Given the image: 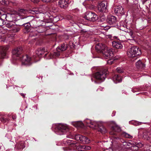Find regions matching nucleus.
I'll return each mask as SVG.
<instances>
[{"instance_id":"obj_1","label":"nucleus","mask_w":151,"mask_h":151,"mask_svg":"<svg viewBox=\"0 0 151 151\" xmlns=\"http://www.w3.org/2000/svg\"><path fill=\"white\" fill-rule=\"evenodd\" d=\"M84 122L86 124L87 127L93 129H97L99 132L102 134H104L107 132L105 127L99 122H96L88 119L85 120Z\"/></svg>"},{"instance_id":"obj_2","label":"nucleus","mask_w":151,"mask_h":151,"mask_svg":"<svg viewBox=\"0 0 151 151\" xmlns=\"http://www.w3.org/2000/svg\"><path fill=\"white\" fill-rule=\"evenodd\" d=\"M95 50L98 53H101L106 58H109L107 61V63L111 64L113 63V60L111 59L114 56V55L113 50L111 48H95Z\"/></svg>"},{"instance_id":"obj_3","label":"nucleus","mask_w":151,"mask_h":151,"mask_svg":"<svg viewBox=\"0 0 151 151\" xmlns=\"http://www.w3.org/2000/svg\"><path fill=\"white\" fill-rule=\"evenodd\" d=\"M7 18H10L9 21L6 23V26L10 29V30L13 32H17L19 31L20 28L19 26L15 24L14 22L13 21L16 20V18L15 17V15L14 14H11L7 17Z\"/></svg>"},{"instance_id":"obj_4","label":"nucleus","mask_w":151,"mask_h":151,"mask_svg":"<svg viewBox=\"0 0 151 151\" xmlns=\"http://www.w3.org/2000/svg\"><path fill=\"white\" fill-rule=\"evenodd\" d=\"M52 129L56 134L63 135L69 131L68 126L64 124H55L52 125Z\"/></svg>"},{"instance_id":"obj_5","label":"nucleus","mask_w":151,"mask_h":151,"mask_svg":"<svg viewBox=\"0 0 151 151\" xmlns=\"http://www.w3.org/2000/svg\"><path fill=\"white\" fill-rule=\"evenodd\" d=\"M127 55L129 57L132 58L141 54L140 48H130L127 52Z\"/></svg>"},{"instance_id":"obj_6","label":"nucleus","mask_w":151,"mask_h":151,"mask_svg":"<svg viewBox=\"0 0 151 151\" xmlns=\"http://www.w3.org/2000/svg\"><path fill=\"white\" fill-rule=\"evenodd\" d=\"M107 73L106 70H102L96 73L94 75V77L96 79L102 81L105 80Z\"/></svg>"},{"instance_id":"obj_7","label":"nucleus","mask_w":151,"mask_h":151,"mask_svg":"<svg viewBox=\"0 0 151 151\" xmlns=\"http://www.w3.org/2000/svg\"><path fill=\"white\" fill-rule=\"evenodd\" d=\"M108 4L107 1H104L99 3L97 6V8L99 11L105 12L108 11Z\"/></svg>"},{"instance_id":"obj_8","label":"nucleus","mask_w":151,"mask_h":151,"mask_svg":"<svg viewBox=\"0 0 151 151\" xmlns=\"http://www.w3.org/2000/svg\"><path fill=\"white\" fill-rule=\"evenodd\" d=\"M84 18L88 21L92 22L96 21L98 19V17L95 13L90 12L86 13Z\"/></svg>"},{"instance_id":"obj_9","label":"nucleus","mask_w":151,"mask_h":151,"mask_svg":"<svg viewBox=\"0 0 151 151\" xmlns=\"http://www.w3.org/2000/svg\"><path fill=\"white\" fill-rule=\"evenodd\" d=\"M75 139L77 141H80L81 143L83 144H87L90 142V140L87 137L80 134L76 135Z\"/></svg>"},{"instance_id":"obj_10","label":"nucleus","mask_w":151,"mask_h":151,"mask_svg":"<svg viewBox=\"0 0 151 151\" xmlns=\"http://www.w3.org/2000/svg\"><path fill=\"white\" fill-rule=\"evenodd\" d=\"M20 60L22 61L23 64L29 66L31 65V58L29 57L27 55H25L23 56L22 58H20Z\"/></svg>"},{"instance_id":"obj_11","label":"nucleus","mask_w":151,"mask_h":151,"mask_svg":"<svg viewBox=\"0 0 151 151\" xmlns=\"http://www.w3.org/2000/svg\"><path fill=\"white\" fill-rule=\"evenodd\" d=\"M23 51L22 48H14L12 50V53L14 55L18 57L23 52Z\"/></svg>"},{"instance_id":"obj_12","label":"nucleus","mask_w":151,"mask_h":151,"mask_svg":"<svg viewBox=\"0 0 151 151\" xmlns=\"http://www.w3.org/2000/svg\"><path fill=\"white\" fill-rule=\"evenodd\" d=\"M114 12L117 15H123L124 14V9L121 6H118L114 9Z\"/></svg>"},{"instance_id":"obj_13","label":"nucleus","mask_w":151,"mask_h":151,"mask_svg":"<svg viewBox=\"0 0 151 151\" xmlns=\"http://www.w3.org/2000/svg\"><path fill=\"white\" fill-rule=\"evenodd\" d=\"M40 22V21H37L35 19H33L29 22V25L32 28H37L41 25V24H39Z\"/></svg>"},{"instance_id":"obj_14","label":"nucleus","mask_w":151,"mask_h":151,"mask_svg":"<svg viewBox=\"0 0 151 151\" xmlns=\"http://www.w3.org/2000/svg\"><path fill=\"white\" fill-rule=\"evenodd\" d=\"M69 3V0H60L58 1L59 6L63 9L67 7Z\"/></svg>"},{"instance_id":"obj_15","label":"nucleus","mask_w":151,"mask_h":151,"mask_svg":"<svg viewBox=\"0 0 151 151\" xmlns=\"http://www.w3.org/2000/svg\"><path fill=\"white\" fill-rule=\"evenodd\" d=\"M107 22L110 24H115L116 21V18L115 17L110 15L108 17L107 19Z\"/></svg>"},{"instance_id":"obj_16","label":"nucleus","mask_w":151,"mask_h":151,"mask_svg":"<svg viewBox=\"0 0 151 151\" xmlns=\"http://www.w3.org/2000/svg\"><path fill=\"white\" fill-rule=\"evenodd\" d=\"M121 141L122 143L121 146L123 149L128 148L130 147L131 145L133 144L132 142H126L123 139H121Z\"/></svg>"},{"instance_id":"obj_17","label":"nucleus","mask_w":151,"mask_h":151,"mask_svg":"<svg viewBox=\"0 0 151 151\" xmlns=\"http://www.w3.org/2000/svg\"><path fill=\"white\" fill-rule=\"evenodd\" d=\"M142 137L145 139L149 140L151 138V133L147 131H144L142 134Z\"/></svg>"},{"instance_id":"obj_18","label":"nucleus","mask_w":151,"mask_h":151,"mask_svg":"<svg viewBox=\"0 0 151 151\" xmlns=\"http://www.w3.org/2000/svg\"><path fill=\"white\" fill-rule=\"evenodd\" d=\"M113 78L114 82L115 83L120 82H121L122 80V77L117 75H116L114 76Z\"/></svg>"},{"instance_id":"obj_19","label":"nucleus","mask_w":151,"mask_h":151,"mask_svg":"<svg viewBox=\"0 0 151 151\" xmlns=\"http://www.w3.org/2000/svg\"><path fill=\"white\" fill-rule=\"evenodd\" d=\"M6 48H1L0 49V57L4 58L6 55Z\"/></svg>"},{"instance_id":"obj_20","label":"nucleus","mask_w":151,"mask_h":151,"mask_svg":"<svg viewBox=\"0 0 151 151\" xmlns=\"http://www.w3.org/2000/svg\"><path fill=\"white\" fill-rule=\"evenodd\" d=\"M136 66L138 68L142 69L145 68V65L141 60H139L136 63Z\"/></svg>"},{"instance_id":"obj_21","label":"nucleus","mask_w":151,"mask_h":151,"mask_svg":"<svg viewBox=\"0 0 151 151\" xmlns=\"http://www.w3.org/2000/svg\"><path fill=\"white\" fill-rule=\"evenodd\" d=\"M66 48H56V51H55V54L57 56H59L60 55V51H63L66 50Z\"/></svg>"},{"instance_id":"obj_22","label":"nucleus","mask_w":151,"mask_h":151,"mask_svg":"<svg viewBox=\"0 0 151 151\" xmlns=\"http://www.w3.org/2000/svg\"><path fill=\"white\" fill-rule=\"evenodd\" d=\"M45 51V48H38L36 52V54L39 56L43 54Z\"/></svg>"},{"instance_id":"obj_23","label":"nucleus","mask_w":151,"mask_h":151,"mask_svg":"<svg viewBox=\"0 0 151 151\" xmlns=\"http://www.w3.org/2000/svg\"><path fill=\"white\" fill-rule=\"evenodd\" d=\"M114 125L112 127V129L115 132H119L121 130L120 128L114 122H112Z\"/></svg>"},{"instance_id":"obj_24","label":"nucleus","mask_w":151,"mask_h":151,"mask_svg":"<svg viewBox=\"0 0 151 151\" xmlns=\"http://www.w3.org/2000/svg\"><path fill=\"white\" fill-rule=\"evenodd\" d=\"M66 142L68 145H70L71 147H76V142L72 140H68L66 141Z\"/></svg>"},{"instance_id":"obj_25","label":"nucleus","mask_w":151,"mask_h":151,"mask_svg":"<svg viewBox=\"0 0 151 151\" xmlns=\"http://www.w3.org/2000/svg\"><path fill=\"white\" fill-rule=\"evenodd\" d=\"M72 124L75 127H82L83 125V123L81 121L73 122Z\"/></svg>"},{"instance_id":"obj_26","label":"nucleus","mask_w":151,"mask_h":151,"mask_svg":"<svg viewBox=\"0 0 151 151\" xmlns=\"http://www.w3.org/2000/svg\"><path fill=\"white\" fill-rule=\"evenodd\" d=\"M112 45L113 47H121V43L119 41H114L112 42Z\"/></svg>"},{"instance_id":"obj_27","label":"nucleus","mask_w":151,"mask_h":151,"mask_svg":"<svg viewBox=\"0 0 151 151\" xmlns=\"http://www.w3.org/2000/svg\"><path fill=\"white\" fill-rule=\"evenodd\" d=\"M25 147L24 145V141H22L20 143H19L18 146L17 148L18 149L22 150Z\"/></svg>"},{"instance_id":"obj_28","label":"nucleus","mask_w":151,"mask_h":151,"mask_svg":"<svg viewBox=\"0 0 151 151\" xmlns=\"http://www.w3.org/2000/svg\"><path fill=\"white\" fill-rule=\"evenodd\" d=\"M12 37H7L4 39L3 40H2L1 41L3 42H6V43H10V42L11 41L10 40L12 39Z\"/></svg>"},{"instance_id":"obj_29","label":"nucleus","mask_w":151,"mask_h":151,"mask_svg":"<svg viewBox=\"0 0 151 151\" xmlns=\"http://www.w3.org/2000/svg\"><path fill=\"white\" fill-rule=\"evenodd\" d=\"M132 145H131V149L133 151H137L138 150V148L135 143L134 144L132 143Z\"/></svg>"},{"instance_id":"obj_30","label":"nucleus","mask_w":151,"mask_h":151,"mask_svg":"<svg viewBox=\"0 0 151 151\" xmlns=\"http://www.w3.org/2000/svg\"><path fill=\"white\" fill-rule=\"evenodd\" d=\"M122 135L123 136L127 138L132 139V137L130 135L125 132L123 133Z\"/></svg>"},{"instance_id":"obj_31","label":"nucleus","mask_w":151,"mask_h":151,"mask_svg":"<svg viewBox=\"0 0 151 151\" xmlns=\"http://www.w3.org/2000/svg\"><path fill=\"white\" fill-rule=\"evenodd\" d=\"M116 71L119 73H122L124 71L123 69L120 68H117L116 69Z\"/></svg>"},{"instance_id":"obj_32","label":"nucleus","mask_w":151,"mask_h":151,"mask_svg":"<svg viewBox=\"0 0 151 151\" xmlns=\"http://www.w3.org/2000/svg\"><path fill=\"white\" fill-rule=\"evenodd\" d=\"M84 145H80L76 147L77 149L80 151H84Z\"/></svg>"},{"instance_id":"obj_33","label":"nucleus","mask_w":151,"mask_h":151,"mask_svg":"<svg viewBox=\"0 0 151 151\" xmlns=\"http://www.w3.org/2000/svg\"><path fill=\"white\" fill-rule=\"evenodd\" d=\"M8 0H0V3L2 4H8Z\"/></svg>"},{"instance_id":"obj_34","label":"nucleus","mask_w":151,"mask_h":151,"mask_svg":"<svg viewBox=\"0 0 151 151\" xmlns=\"http://www.w3.org/2000/svg\"><path fill=\"white\" fill-rule=\"evenodd\" d=\"M84 151L90 150L91 147L90 146H86L84 145Z\"/></svg>"},{"instance_id":"obj_35","label":"nucleus","mask_w":151,"mask_h":151,"mask_svg":"<svg viewBox=\"0 0 151 151\" xmlns=\"http://www.w3.org/2000/svg\"><path fill=\"white\" fill-rule=\"evenodd\" d=\"M135 145H137L138 148L142 147L143 146V145L141 142L137 143H135Z\"/></svg>"},{"instance_id":"obj_36","label":"nucleus","mask_w":151,"mask_h":151,"mask_svg":"<svg viewBox=\"0 0 151 151\" xmlns=\"http://www.w3.org/2000/svg\"><path fill=\"white\" fill-rule=\"evenodd\" d=\"M0 120L1 121L3 122L4 123H5V122H6L7 121V119L4 117H2L0 118Z\"/></svg>"},{"instance_id":"obj_37","label":"nucleus","mask_w":151,"mask_h":151,"mask_svg":"<svg viewBox=\"0 0 151 151\" xmlns=\"http://www.w3.org/2000/svg\"><path fill=\"white\" fill-rule=\"evenodd\" d=\"M131 123L134 125L137 126L139 124V123L136 121H132Z\"/></svg>"},{"instance_id":"obj_38","label":"nucleus","mask_w":151,"mask_h":151,"mask_svg":"<svg viewBox=\"0 0 151 151\" xmlns=\"http://www.w3.org/2000/svg\"><path fill=\"white\" fill-rule=\"evenodd\" d=\"M23 25L24 27H26L27 29H28L29 27V22H27V23L24 24H23Z\"/></svg>"},{"instance_id":"obj_39","label":"nucleus","mask_w":151,"mask_h":151,"mask_svg":"<svg viewBox=\"0 0 151 151\" xmlns=\"http://www.w3.org/2000/svg\"><path fill=\"white\" fill-rule=\"evenodd\" d=\"M4 24V20L1 18H0V26H2Z\"/></svg>"},{"instance_id":"obj_40","label":"nucleus","mask_w":151,"mask_h":151,"mask_svg":"<svg viewBox=\"0 0 151 151\" xmlns=\"http://www.w3.org/2000/svg\"><path fill=\"white\" fill-rule=\"evenodd\" d=\"M67 137L70 138H73V137L71 134L69 135H67L66 136Z\"/></svg>"},{"instance_id":"obj_41","label":"nucleus","mask_w":151,"mask_h":151,"mask_svg":"<svg viewBox=\"0 0 151 151\" xmlns=\"http://www.w3.org/2000/svg\"><path fill=\"white\" fill-rule=\"evenodd\" d=\"M31 1L34 3H37L39 1V0H31Z\"/></svg>"},{"instance_id":"obj_42","label":"nucleus","mask_w":151,"mask_h":151,"mask_svg":"<svg viewBox=\"0 0 151 151\" xmlns=\"http://www.w3.org/2000/svg\"><path fill=\"white\" fill-rule=\"evenodd\" d=\"M43 2L48 3L50 2L51 0H41Z\"/></svg>"},{"instance_id":"obj_43","label":"nucleus","mask_w":151,"mask_h":151,"mask_svg":"<svg viewBox=\"0 0 151 151\" xmlns=\"http://www.w3.org/2000/svg\"><path fill=\"white\" fill-rule=\"evenodd\" d=\"M86 3H87V4H89V2L90 3H91V2H92V1L91 0H87L86 1Z\"/></svg>"},{"instance_id":"obj_44","label":"nucleus","mask_w":151,"mask_h":151,"mask_svg":"<svg viewBox=\"0 0 151 151\" xmlns=\"http://www.w3.org/2000/svg\"><path fill=\"white\" fill-rule=\"evenodd\" d=\"M32 11L35 14H38V12H39L38 11H37V10H33Z\"/></svg>"},{"instance_id":"obj_45","label":"nucleus","mask_w":151,"mask_h":151,"mask_svg":"<svg viewBox=\"0 0 151 151\" xmlns=\"http://www.w3.org/2000/svg\"><path fill=\"white\" fill-rule=\"evenodd\" d=\"M12 118L13 120H14L16 118V116L15 115H13L12 116Z\"/></svg>"},{"instance_id":"obj_46","label":"nucleus","mask_w":151,"mask_h":151,"mask_svg":"<svg viewBox=\"0 0 151 151\" xmlns=\"http://www.w3.org/2000/svg\"><path fill=\"white\" fill-rule=\"evenodd\" d=\"M149 150L148 149H147V151H151V146H150L149 147Z\"/></svg>"},{"instance_id":"obj_47","label":"nucleus","mask_w":151,"mask_h":151,"mask_svg":"<svg viewBox=\"0 0 151 151\" xmlns=\"http://www.w3.org/2000/svg\"><path fill=\"white\" fill-rule=\"evenodd\" d=\"M21 95L23 96V97H24L25 96L24 94L23 93H21Z\"/></svg>"},{"instance_id":"obj_48","label":"nucleus","mask_w":151,"mask_h":151,"mask_svg":"<svg viewBox=\"0 0 151 151\" xmlns=\"http://www.w3.org/2000/svg\"><path fill=\"white\" fill-rule=\"evenodd\" d=\"M114 37L115 38V39H117L118 38V37H117L116 36H114Z\"/></svg>"},{"instance_id":"obj_49","label":"nucleus","mask_w":151,"mask_h":151,"mask_svg":"<svg viewBox=\"0 0 151 151\" xmlns=\"http://www.w3.org/2000/svg\"><path fill=\"white\" fill-rule=\"evenodd\" d=\"M21 12H25V10H22H22H21Z\"/></svg>"},{"instance_id":"obj_50","label":"nucleus","mask_w":151,"mask_h":151,"mask_svg":"<svg viewBox=\"0 0 151 151\" xmlns=\"http://www.w3.org/2000/svg\"><path fill=\"white\" fill-rule=\"evenodd\" d=\"M110 134H114V133H112V132H110Z\"/></svg>"},{"instance_id":"obj_51","label":"nucleus","mask_w":151,"mask_h":151,"mask_svg":"<svg viewBox=\"0 0 151 151\" xmlns=\"http://www.w3.org/2000/svg\"><path fill=\"white\" fill-rule=\"evenodd\" d=\"M1 65V61H0V66Z\"/></svg>"},{"instance_id":"obj_52","label":"nucleus","mask_w":151,"mask_h":151,"mask_svg":"<svg viewBox=\"0 0 151 151\" xmlns=\"http://www.w3.org/2000/svg\"><path fill=\"white\" fill-rule=\"evenodd\" d=\"M116 140H118V139H119V138H116Z\"/></svg>"},{"instance_id":"obj_53","label":"nucleus","mask_w":151,"mask_h":151,"mask_svg":"<svg viewBox=\"0 0 151 151\" xmlns=\"http://www.w3.org/2000/svg\"><path fill=\"white\" fill-rule=\"evenodd\" d=\"M91 81H93V79L92 78H91Z\"/></svg>"},{"instance_id":"obj_54","label":"nucleus","mask_w":151,"mask_h":151,"mask_svg":"<svg viewBox=\"0 0 151 151\" xmlns=\"http://www.w3.org/2000/svg\"><path fill=\"white\" fill-rule=\"evenodd\" d=\"M64 46H63V47L62 46L61 47H64Z\"/></svg>"},{"instance_id":"obj_55","label":"nucleus","mask_w":151,"mask_h":151,"mask_svg":"<svg viewBox=\"0 0 151 151\" xmlns=\"http://www.w3.org/2000/svg\"><path fill=\"white\" fill-rule=\"evenodd\" d=\"M58 0V1H59L60 0Z\"/></svg>"}]
</instances>
